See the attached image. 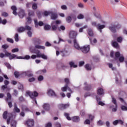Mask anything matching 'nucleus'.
Segmentation results:
<instances>
[{"label": "nucleus", "instance_id": "412c9836", "mask_svg": "<svg viewBox=\"0 0 127 127\" xmlns=\"http://www.w3.org/2000/svg\"><path fill=\"white\" fill-rule=\"evenodd\" d=\"M97 94H98V95H104V89H103V88H99L97 90Z\"/></svg>", "mask_w": 127, "mask_h": 127}, {"label": "nucleus", "instance_id": "4c0bfd02", "mask_svg": "<svg viewBox=\"0 0 127 127\" xmlns=\"http://www.w3.org/2000/svg\"><path fill=\"white\" fill-rule=\"evenodd\" d=\"M24 28H25V30H27L28 31H31V27L28 25H26Z\"/></svg>", "mask_w": 127, "mask_h": 127}, {"label": "nucleus", "instance_id": "864d4df0", "mask_svg": "<svg viewBox=\"0 0 127 127\" xmlns=\"http://www.w3.org/2000/svg\"><path fill=\"white\" fill-rule=\"evenodd\" d=\"M108 65H109V68H111L112 70H116V67H113V64H108Z\"/></svg>", "mask_w": 127, "mask_h": 127}, {"label": "nucleus", "instance_id": "1a4fd4ad", "mask_svg": "<svg viewBox=\"0 0 127 127\" xmlns=\"http://www.w3.org/2000/svg\"><path fill=\"white\" fill-rule=\"evenodd\" d=\"M76 36H77V33L75 31H71L69 33V37L71 39H76Z\"/></svg>", "mask_w": 127, "mask_h": 127}, {"label": "nucleus", "instance_id": "58836bf2", "mask_svg": "<svg viewBox=\"0 0 127 127\" xmlns=\"http://www.w3.org/2000/svg\"><path fill=\"white\" fill-rule=\"evenodd\" d=\"M27 22L26 23V24H30V23H31V18H30V17H28L27 18Z\"/></svg>", "mask_w": 127, "mask_h": 127}, {"label": "nucleus", "instance_id": "774afa93", "mask_svg": "<svg viewBox=\"0 0 127 127\" xmlns=\"http://www.w3.org/2000/svg\"><path fill=\"white\" fill-rule=\"evenodd\" d=\"M121 109L122 111H127V107L125 106H122L121 107Z\"/></svg>", "mask_w": 127, "mask_h": 127}, {"label": "nucleus", "instance_id": "f257e3e1", "mask_svg": "<svg viewBox=\"0 0 127 127\" xmlns=\"http://www.w3.org/2000/svg\"><path fill=\"white\" fill-rule=\"evenodd\" d=\"M64 82L65 83H66V84L64 87L62 88V91L63 92H66V91L68 90V91L69 92H70V93H73V91H72V90H71V88H70V87L68 86V85L70 84V80H69V78H64Z\"/></svg>", "mask_w": 127, "mask_h": 127}, {"label": "nucleus", "instance_id": "f03ea898", "mask_svg": "<svg viewBox=\"0 0 127 127\" xmlns=\"http://www.w3.org/2000/svg\"><path fill=\"white\" fill-rule=\"evenodd\" d=\"M35 53L36 54L38 58H41L44 60H47V56L46 55H45L44 54H41V53H40V51L36 50Z\"/></svg>", "mask_w": 127, "mask_h": 127}, {"label": "nucleus", "instance_id": "f704fd0d", "mask_svg": "<svg viewBox=\"0 0 127 127\" xmlns=\"http://www.w3.org/2000/svg\"><path fill=\"white\" fill-rule=\"evenodd\" d=\"M65 26L63 25H61L60 27H58V30L59 31H61V30L64 31L65 30Z\"/></svg>", "mask_w": 127, "mask_h": 127}, {"label": "nucleus", "instance_id": "20e7f679", "mask_svg": "<svg viewBox=\"0 0 127 127\" xmlns=\"http://www.w3.org/2000/svg\"><path fill=\"white\" fill-rule=\"evenodd\" d=\"M80 50L83 52V53H84L85 54L88 53L89 51H90V46H84L81 48H80Z\"/></svg>", "mask_w": 127, "mask_h": 127}, {"label": "nucleus", "instance_id": "473e14b6", "mask_svg": "<svg viewBox=\"0 0 127 127\" xmlns=\"http://www.w3.org/2000/svg\"><path fill=\"white\" fill-rule=\"evenodd\" d=\"M51 11H45L44 12V15L45 16H48V15H49V14H51Z\"/></svg>", "mask_w": 127, "mask_h": 127}, {"label": "nucleus", "instance_id": "a211bd4d", "mask_svg": "<svg viewBox=\"0 0 127 127\" xmlns=\"http://www.w3.org/2000/svg\"><path fill=\"white\" fill-rule=\"evenodd\" d=\"M12 10L13 11V14L14 15H17V12H16V10H17V8H16V6L13 5L11 7Z\"/></svg>", "mask_w": 127, "mask_h": 127}, {"label": "nucleus", "instance_id": "f3484780", "mask_svg": "<svg viewBox=\"0 0 127 127\" xmlns=\"http://www.w3.org/2000/svg\"><path fill=\"white\" fill-rule=\"evenodd\" d=\"M43 109L45 110V111H50V105L48 104H45L43 106Z\"/></svg>", "mask_w": 127, "mask_h": 127}, {"label": "nucleus", "instance_id": "423d86ee", "mask_svg": "<svg viewBox=\"0 0 127 127\" xmlns=\"http://www.w3.org/2000/svg\"><path fill=\"white\" fill-rule=\"evenodd\" d=\"M19 12H18V15H19L20 18H23L25 16V12L23 9L21 8H19Z\"/></svg>", "mask_w": 127, "mask_h": 127}, {"label": "nucleus", "instance_id": "8fccbe9b", "mask_svg": "<svg viewBox=\"0 0 127 127\" xmlns=\"http://www.w3.org/2000/svg\"><path fill=\"white\" fill-rule=\"evenodd\" d=\"M4 64L6 66L7 69H11V65H10L9 64L5 63Z\"/></svg>", "mask_w": 127, "mask_h": 127}, {"label": "nucleus", "instance_id": "4468645a", "mask_svg": "<svg viewBox=\"0 0 127 127\" xmlns=\"http://www.w3.org/2000/svg\"><path fill=\"white\" fill-rule=\"evenodd\" d=\"M34 23H35L36 27H37L38 26V25H39V26H43V25H44V23L42 21H40V22H38L37 19L34 20Z\"/></svg>", "mask_w": 127, "mask_h": 127}, {"label": "nucleus", "instance_id": "5701e85b", "mask_svg": "<svg viewBox=\"0 0 127 127\" xmlns=\"http://www.w3.org/2000/svg\"><path fill=\"white\" fill-rule=\"evenodd\" d=\"M17 59H25L26 60H29V59H30V56L29 55H26L24 58H22V57H17Z\"/></svg>", "mask_w": 127, "mask_h": 127}, {"label": "nucleus", "instance_id": "603ef678", "mask_svg": "<svg viewBox=\"0 0 127 127\" xmlns=\"http://www.w3.org/2000/svg\"><path fill=\"white\" fill-rule=\"evenodd\" d=\"M71 20H72V18L71 17V16H68L66 18V21L68 23H70V22L71 21Z\"/></svg>", "mask_w": 127, "mask_h": 127}, {"label": "nucleus", "instance_id": "6e6552de", "mask_svg": "<svg viewBox=\"0 0 127 127\" xmlns=\"http://www.w3.org/2000/svg\"><path fill=\"white\" fill-rule=\"evenodd\" d=\"M26 125L28 127H32L34 126V121L32 119H28L26 122Z\"/></svg>", "mask_w": 127, "mask_h": 127}, {"label": "nucleus", "instance_id": "c756f323", "mask_svg": "<svg viewBox=\"0 0 127 127\" xmlns=\"http://www.w3.org/2000/svg\"><path fill=\"white\" fill-rule=\"evenodd\" d=\"M25 30V28L23 27H20L17 29L18 32H23Z\"/></svg>", "mask_w": 127, "mask_h": 127}, {"label": "nucleus", "instance_id": "39448f33", "mask_svg": "<svg viewBox=\"0 0 127 127\" xmlns=\"http://www.w3.org/2000/svg\"><path fill=\"white\" fill-rule=\"evenodd\" d=\"M26 93L27 95H28L31 99H34L35 97H37V96H38V93L36 91H34L33 92L28 91Z\"/></svg>", "mask_w": 127, "mask_h": 127}, {"label": "nucleus", "instance_id": "49530a36", "mask_svg": "<svg viewBox=\"0 0 127 127\" xmlns=\"http://www.w3.org/2000/svg\"><path fill=\"white\" fill-rule=\"evenodd\" d=\"M77 5L78 7H80V8H84V4L82 3L79 2L77 4Z\"/></svg>", "mask_w": 127, "mask_h": 127}, {"label": "nucleus", "instance_id": "7c9ffc66", "mask_svg": "<svg viewBox=\"0 0 127 127\" xmlns=\"http://www.w3.org/2000/svg\"><path fill=\"white\" fill-rule=\"evenodd\" d=\"M112 45L113 47L115 48H119V44L117 42H113Z\"/></svg>", "mask_w": 127, "mask_h": 127}, {"label": "nucleus", "instance_id": "2eb2a0df", "mask_svg": "<svg viewBox=\"0 0 127 127\" xmlns=\"http://www.w3.org/2000/svg\"><path fill=\"white\" fill-rule=\"evenodd\" d=\"M69 107V104H61L59 106L60 110H65V109H67Z\"/></svg>", "mask_w": 127, "mask_h": 127}, {"label": "nucleus", "instance_id": "ddd939ff", "mask_svg": "<svg viewBox=\"0 0 127 127\" xmlns=\"http://www.w3.org/2000/svg\"><path fill=\"white\" fill-rule=\"evenodd\" d=\"M73 43H74V46L76 48V49H77V50H80L81 47H80V45H79V44L77 42V40L74 39L73 40Z\"/></svg>", "mask_w": 127, "mask_h": 127}, {"label": "nucleus", "instance_id": "bb28decb", "mask_svg": "<svg viewBox=\"0 0 127 127\" xmlns=\"http://www.w3.org/2000/svg\"><path fill=\"white\" fill-rule=\"evenodd\" d=\"M17 56H16V55L14 54H12V55H10L9 57V59L10 60H12V59H14V58H16V59H17Z\"/></svg>", "mask_w": 127, "mask_h": 127}, {"label": "nucleus", "instance_id": "a18cd8bd", "mask_svg": "<svg viewBox=\"0 0 127 127\" xmlns=\"http://www.w3.org/2000/svg\"><path fill=\"white\" fill-rule=\"evenodd\" d=\"M64 116L66 117L67 120H68V121H71V118H70V117H69V114L68 113H64Z\"/></svg>", "mask_w": 127, "mask_h": 127}, {"label": "nucleus", "instance_id": "e2e57ef3", "mask_svg": "<svg viewBox=\"0 0 127 127\" xmlns=\"http://www.w3.org/2000/svg\"><path fill=\"white\" fill-rule=\"evenodd\" d=\"M8 47H9V46L7 44H4V45H2V48H3V49H7V48H8Z\"/></svg>", "mask_w": 127, "mask_h": 127}, {"label": "nucleus", "instance_id": "b1692460", "mask_svg": "<svg viewBox=\"0 0 127 127\" xmlns=\"http://www.w3.org/2000/svg\"><path fill=\"white\" fill-rule=\"evenodd\" d=\"M69 64L71 68H72V67L73 68H77V67H78V65H77V64H75L74 62H70Z\"/></svg>", "mask_w": 127, "mask_h": 127}, {"label": "nucleus", "instance_id": "680f3d73", "mask_svg": "<svg viewBox=\"0 0 127 127\" xmlns=\"http://www.w3.org/2000/svg\"><path fill=\"white\" fill-rule=\"evenodd\" d=\"M34 81H35V77H32V78H30L28 79V81L30 82H34Z\"/></svg>", "mask_w": 127, "mask_h": 127}, {"label": "nucleus", "instance_id": "aec40b11", "mask_svg": "<svg viewBox=\"0 0 127 127\" xmlns=\"http://www.w3.org/2000/svg\"><path fill=\"white\" fill-rule=\"evenodd\" d=\"M14 112H15L16 113L20 112V109L17 108V105H16V103L14 104Z\"/></svg>", "mask_w": 127, "mask_h": 127}, {"label": "nucleus", "instance_id": "9b49d317", "mask_svg": "<svg viewBox=\"0 0 127 127\" xmlns=\"http://www.w3.org/2000/svg\"><path fill=\"white\" fill-rule=\"evenodd\" d=\"M51 27H52V30L53 31H56L57 30V28H58V25L55 24V21H53L51 23Z\"/></svg>", "mask_w": 127, "mask_h": 127}, {"label": "nucleus", "instance_id": "a878e982", "mask_svg": "<svg viewBox=\"0 0 127 127\" xmlns=\"http://www.w3.org/2000/svg\"><path fill=\"white\" fill-rule=\"evenodd\" d=\"M85 68L87 71H91L92 70V67H91V65L89 64H87L85 65Z\"/></svg>", "mask_w": 127, "mask_h": 127}, {"label": "nucleus", "instance_id": "0eeeda50", "mask_svg": "<svg viewBox=\"0 0 127 127\" xmlns=\"http://www.w3.org/2000/svg\"><path fill=\"white\" fill-rule=\"evenodd\" d=\"M22 75H25V76H27V77L28 78H30V77H33V73L31 70L24 71L22 73Z\"/></svg>", "mask_w": 127, "mask_h": 127}, {"label": "nucleus", "instance_id": "c85d7f7f", "mask_svg": "<svg viewBox=\"0 0 127 127\" xmlns=\"http://www.w3.org/2000/svg\"><path fill=\"white\" fill-rule=\"evenodd\" d=\"M119 62L121 63H123V62H124V61H125V57H124V56L121 55L119 59Z\"/></svg>", "mask_w": 127, "mask_h": 127}, {"label": "nucleus", "instance_id": "13d9d810", "mask_svg": "<svg viewBox=\"0 0 127 127\" xmlns=\"http://www.w3.org/2000/svg\"><path fill=\"white\" fill-rule=\"evenodd\" d=\"M62 9H63L64 10H66L67 9V6L66 5H62L61 6Z\"/></svg>", "mask_w": 127, "mask_h": 127}, {"label": "nucleus", "instance_id": "72a5a7b5", "mask_svg": "<svg viewBox=\"0 0 127 127\" xmlns=\"http://www.w3.org/2000/svg\"><path fill=\"white\" fill-rule=\"evenodd\" d=\"M115 60H117V59H118V58H119V57L121 56V54L120 53V52H117L115 53Z\"/></svg>", "mask_w": 127, "mask_h": 127}, {"label": "nucleus", "instance_id": "5fc2aeb1", "mask_svg": "<svg viewBox=\"0 0 127 127\" xmlns=\"http://www.w3.org/2000/svg\"><path fill=\"white\" fill-rule=\"evenodd\" d=\"M14 74L15 78H18L19 77V72L18 71H15Z\"/></svg>", "mask_w": 127, "mask_h": 127}, {"label": "nucleus", "instance_id": "dca6fc26", "mask_svg": "<svg viewBox=\"0 0 127 127\" xmlns=\"http://www.w3.org/2000/svg\"><path fill=\"white\" fill-rule=\"evenodd\" d=\"M34 43L35 45H38L41 43V41L39 38H36L34 39Z\"/></svg>", "mask_w": 127, "mask_h": 127}, {"label": "nucleus", "instance_id": "2f4dec72", "mask_svg": "<svg viewBox=\"0 0 127 127\" xmlns=\"http://www.w3.org/2000/svg\"><path fill=\"white\" fill-rule=\"evenodd\" d=\"M11 100V95L9 93H7V98L6 101H10Z\"/></svg>", "mask_w": 127, "mask_h": 127}, {"label": "nucleus", "instance_id": "79ce46f5", "mask_svg": "<svg viewBox=\"0 0 127 127\" xmlns=\"http://www.w3.org/2000/svg\"><path fill=\"white\" fill-rule=\"evenodd\" d=\"M11 127H16V121H13L12 122Z\"/></svg>", "mask_w": 127, "mask_h": 127}, {"label": "nucleus", "instance_id": "4d7b16f0", "mask_svg": "<svg viewBox=\"0 0 127 127\" xmlns=\"http://www.w3.org/2000/svg\"><path fill=\"white\" fill-rule=\"evenodd\" d=\"M36 14L39 18L41 17V12H40V11H37Z\"/></svg>", "mask_w": 127, "mask_h": 127}, {"label": "nucleus", "instance_id": "393cba45", "mask_svg": "<svg viewBox=\"0 0 127 127\" xmlns=\"http://www.w3.org/2000/svg\"><path fill=\"white\" fill-rule=\"evenodd\" d=\"M35 48H36V49H45V47L43 46H40L39 45H36L35 46Z\"/></svg>", "mask_w": 127, "mask_h": 127}, {"label": "nucleus", "instance_id": "bf43d9fd", "mask_svg": "<svg viewBox=\"0 0 127 127\" xmlns=\"http://www.w3.org/2000/svg\"><path fill=\"white\" fill-rule=\"evenodd\" d=\"M19 90H21V91H23V85L21 84H19L18 86Z\"/></svg>", "mask_w": 127, "mask_h": 127}, {"label": "nucleus", "instance_id": "6ab92c4d", "mask_svg": "<svg viewBox=\"0 0 127 127\" xmlns=\"http://www.w3.org/2000/svg\"><path fill=\"white\" fill-rule=\"evenodd\" d=\"M106 27L105 25H101L100 24H98L97 29L100 30V32H102V29H104Z\"/></svg>", "mask_w": 127, "mask_h": 127}, {"label": "nucleus", "instance_id": "a19ab883", "mask_svg": "<svg viewBox=\"0 0 127 127\" xmlns=\"http://www.w3.org/2000/svg\"><path fill=\"white\" fill-rule=\"evenodd\" d=\"M32 7L33 9H37V3H33Z\"/></svg>", "mask_w": 127, "mask_h": 127}, {"label": "nucleus", "instance_id": "ea45409f", "mask_svg": "<svg viewBox=\"0 0 127 127\" xmlns=\"http://www.w3.org/2000/svg\"><path fill=\"white\" fill-rule=\"evenodd\" d=\"M77 18L78 19H84V15L82 14H78V15L77 16Z\"/></svg>", "mask_w": 127, "mask_h": 127}, {"label": "nucleus", "instance_id": "f8f14e48", "mask_svg": "<svg viewBox=\"0 0 127 127\" xmlns=\"http://www.w3.org/2000/svg\"><path fill=\"white\" fill-rule=\"evenodd\" d=\"M48 96H51V97H56V94H55V92L52 89H49L48 91Z\"/></svg>", "mask_w": 127, "mask_h": 127}, {"label": "nucleus", "instance_id": "c9c22d12", "mask_svg": "<svg viewBox=\"0 0 127 127\" xmlns=\"http://www.w3.org/2000/svg\"><path fill=\"white\" fill-rule=\"evenodd\" d=\"M91 25L92 26H94V27H98V24L97 23V22L96 21H92L91 22Z\"/></svg>", "mask_w": 127, "mask_h": 127}, {"label": "nucleus", "instance_id": "cd10ccee", "mask_svg": "<svg viewBox=\"0 0 127 127\" xmlns=\"http://www.w3.org/2000/svg\"><path fill=\"white\" fill-rule=\"evenodd\" d=\"M88 34L89 36H93V35H94V33L93 32V30H92V29H89L88 30Z\"/></svg>", "mask_w": 127, "mask_h": 127}, {"label": "nucleus", "instance_id": "338daca9", "mask_svg": "<svg viewBox=\"0 0 127 127\" xmlns=\"http://www.w3.org/2000/svg\"><path fill=\"white\" fill-rule=\"evenodd\" d=\"M15 40L16 42L18 41V34H16L15 35Z\"/></svg>", "mask_w": 127, "mask_h": 127}, {"label": "nucleus", "instance_id": "37998d69", "mask_svg": "<svg viewBox=\"0 0 127 127\" xmlns=\"http://www.w3.org/2000/svg\"><path fill=\"white\" fill-rule=\"evenodd\" d=\"M104 124H105V123L102 121L101 120H100L97 122L98 126H103Z\"/></svg>", "mask_w": 127, "mask_h": 127}, {"label": "nucleus", "instance_id": "052dcab7", "mask_svg": "<svg viewBox=\"0 0 127 127\" xmlns=\"http://www.w3.org/2000/svg\"><path fill=\"white\" fill-rule=\"evenodd\" d=\"M43 79H44V77H43V76L42 75H40L38 78V80L39 81H43Z\"/></svg>", "mask_w": 127, "mask_h": 127}, {"label": "nucleus", "instance_id": "69168bd1", "mask_svg": "<svg viewBox=\"0 0 127 127\" xmlns=\"http://www.w3.org/2000/svg\"><path fill=\"white\" fill-rule=\"evenodd\" d=\"M55 127H61V124L60 123L57 122L55 124Z\"/></svg>", "mask_w": 127, "mask_h": 127}, {"label": "nucleus", "instance_id": "de8ad7c7", "mask_svg": "<svg viewBox=\"0 0 127 127\" xmlns=\"http://www.w3.org/2000/svg\"><path fill=\"white\" fill-rule=\"evenodd\" d=\"M112 102L113 104H114V105H115V106H117V100H116V98L112 97Z\"/></svg>", "mask_w": 127, "mask_h": 127}, {"label": "nucleus", "instance_id": "9d476101", "mask_svg": "<svg viewBox=\"0 0 127 127\" xmlns=\"http://www.w3.org/2000/svg\"><path fill=\"white\" fill-rule=\"evenodd\" d=\"M50 14H51V18L53 19V20H55L57 19V18L58 17V15H57V13L51 11Z\"/></svg>", "mask_w": 127, "mask_h": 127}, {"label": "nucleus", "instance_id": "e433bc0d", "mask_svg": "<svg viewBox=\"0 0 127 127\" xmlns=\"http://www.w3.org/2000/svg\"><path fill=\"white\" fill-rule=\"evenodd\" d=\"M45 30H50L51 26L49 25H45L44 26Z\"/></svg>", "mask_w": 127, "mask_h": 127}, {"label": "nucleus", "instance_id": "c03bdc74", "mask_svg": "<svg viewBox=\"0 0 127 127\" xmlns=\"http://www.w3.org/2000/svg\"><path fill=\"white\" fill-rule=\"evenodd\" d=\"M7 118V111H5L4 112L3 114V118L6 119V118Z\"/></svg>", "mask_w": 127, "mask_h": 127}, {"label": "nucleus", "instance_id": "6e6d98bb", "mask_svg": "<svg viewBox=\"0 0 127 127\" xmlns=\"http://www.w3.org/2000/svg\"><path fill=\"white\" fill-rule=\"evenodd\" d=\"M18 51H19V50L18 49V48L13 49L11 50V52H12V53H14L15 52H18Z\"/></svg>", "mask_w": 127, "mask_h": 127}, {"label": "nucleus", "instance_id": "4be33fe9", "mask_svg": "<svg viewBox=\"0 0 127 127\" xmlns=\"http://www.w3.org/2000/svg\"><path fill=\"white\" fill-rule=\"evenodd\" d=\"M72 121L75 123H78L80 121V118L78 116H74L72 118Z\"/></svg>", "mask_w": 127, "mask_h": 127}, {"label": "nucleus", "instance_id": "3c124183", "mask_svg": "<svg viewBox=\"0 0 127 127\" xmlns=\"http://www.w3.org/2000/svg\"><path fill=\"white\" fill-rule=\"evenodd\" d=\"M34 15V11H30L29 12V17L33 16Z\"/></svg>", "mask_w": 127, "mask_h": 127}, {"label": "nucleus", "instance_id": "09e8293b", "mask_svg": "<svg viewBox=\"0 0 127 127\" xmlns=\"http://www.w3.org/2000/svg\"><path fill=\"white\" fill-rule=\"evenodd\" d=\"M84 90H86V91H89V90H91V85H87L84 88Z\"/></svg>", "mask_w": 127, "mask_h": 127}, {"label": "nucleus", "instance_id": "0e129e2a", "mask_svg": "<svg viewBox=\"0 0 127 127\" xmlns=\"http://www.w3.org/2000/svg\"><path fill=\"white\" fill-rule=\"evenodd\" d=\"M6 40L8 42H10V43H13V40L12 39L7 38Z\"/></svg>", "mask_w": 127, "mask_h": 127}, {"label": "nucleus", "instance_id": "7ed1b4c3", "mask_svg": "<svg viewBox=\"0 0 127 127\" xmlns=\"http://www.w3.org/2000/svg\"><path fill=\"white\" fill-rule=\"evenodd\" d=\"M119 28H121V25L119 24L109 27L110 30L113 33H116L117 32L116 29H119Z\"/></svg>", "mask_w": 127, "mask_h": 127}]
</instances>
